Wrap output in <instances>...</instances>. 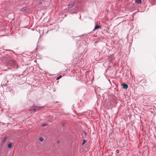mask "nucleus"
Returning <instances> with one entry per match:
<instances>
[{
	"label": "nucleus",
	"mask_w": 156,
	"mask_h": 156,
	"mask_svg": "<svg viewBox=\"0 0 156 156\" xmlns=\"http://www.w3.org/2000/svg\"><path fill=\"white\" fill-rule=\"evenodd\" d=\"M6 65L8 67H12L16 69L18 67V64L15 60H11L8 61L7 62Z\"/></svg>",
	"instance_id": "nucleus-1"
},
{
	"label": "nucleus",
	"mask_w": 156,
	"mask_h": 156,
	"mask_svg": "<svg viewBox=\"0 0 156 156\" xmlns=\"http://www.w3.org/2000/svg\"><path fill=\"white\" fill-rule=\"evenodd\" d=\"M43 107V106L40 107V106H35L34 109V111H36L38 110H39Z\"/></svg>",
	"instance_id": "nucleus-2"
},
{
	"label": "nucleus",
	"mask_w": 156,
	"mask_h": 156,
	"mask_svg": "<svg viewBox=\"0 0 156 156\" xmlns=\"http://www.w3.org/2000/svg\"><path fill=\"white\" fill-rule=\"evenodd\" d=\"M122 85L124 89H126L128 88V85L125 83H122Z\"/></svg>",
	"instance_id": "nucleus-3"
},
{
	"label": "nucleus",
	"mask_w": 156,
	"mask_h": 156,
	"mask_svg": "<svg viewBox=\"0 0 156 156\" xmlns=\"http://www.w3.org/2000/svg\"><path fill=\"white\" fill-rule=\"evenodd\" d=\"M74 5V3H72L68 5V8L70 9L73 7Z\"/></svg>",
	"instance_id": "nucleus-4"
},
{
	"label": "nucleus",
	"mask_w": 156,
	"mask_h": 156,
	"mask_svg": "<svg viewBox=\"0 0 156 156\" xmlns=\"http://www.w3.org/2000/svg\"><path fill=\"white\" fill-rule=\"evenodd\" d=\"M101 26H99L98 25H96L94 27V29L96 30L98 28H101Z\"/></svg>",
	"instance_id": "nucleus-5"
},
{
	"label": "nucleus",
	"mask_w": 156,
	"mask_h": 156,
	"mask_svg": "<svg viewBox=\"0 0 156 156\" xmlns=\"http://www.w3.org/2000/svg\"><path fill=\"white\" fill-rule=\"evenodd\" d=\"M27 9V8L26 7H25L23 8L20 9L21 11H23L24 12L25 11H26Z\"/></svg>",
	"instance_id": "nucleus-6"
},
{
	"label": "nucleus",
	"mask_w": 156,
	"mask_h": 156,
	"mask_svg": "<svg viewBox=\"0 0 156 156\" xmlns=\"http://www.w3.org/2000/svg\"><path fill=\"white\" fill-rule=\"evenodd\" d=\"M12 146V143H10L8 144V147L9 148H11Z\"/></svg>",
	"instance_id": "nucleus-7"
},
{
	"label": "nucleus",
	"mask_w": 156,
	"mask_h": 156,
	"mask_svg": "<svg viewBox=\"0 0 156 156\" xmlns=\"http://www.w3.org/2000/svg\"><path fill=\"white\" fill-rule=\"evenodd\" d=\"M6 139V137H5L2 139V143H4L5 142Z\"/></svg>",
	"instance_id": "nucleus-8"
},
{
	"label": "nucleus",
	"mask_w": 156,
	"mask_h": 156,
	"mask_svg": "<svg viewBox=\"0 0 156 156\" xmlns=\"http://www.w3.org/2000/svg\"><path fill=\"white\" fill-rule=\"evenodd\" d=\"M136 1L138 4H140L141 2V0H136Z\"/></svg>",
	"instance_id": "nucleus-9"
},
{
	"label": "nucleus",
	"mask_w": 156,
	"mask_h": 156,
	"mask_svg": "<svg viewBox=\"0 0 156 156\" xmlns=\"http://www.w3.org/2000/svg\"><path fill=\"white\" fill-rule=\"evenodd\" d=\"M39 140L41 141L42 142V141H43V140H44V139L43 137H41L40 138Z\"/></svg>",
	"instance_id": "nucleus-10"
},
{
	"label": "nucleus",
	"mask_w": 156,
	"mask_h": 156,
	"mask_svg": "<svg viewBox=\"0 0 156 156\" xmlns=\"http://www.w3.org/2000/svg\"><path fill=\"white\" fill-rule=\"evenodd\" d=\"M62 76L61 75L60 76H59L57 77L56 78L57 80H58L60 79L61 77H62Z\"/></svg>",
	"instance_id": "nucleus-11"
},
{
	"label": "nucleus",
	"mask_w": 156,
	"mask_h": 156,
	"mask_svg": "<svg viewBox=\"0 0 156 156\" xmlns=\"http://www.w3.org/2000/svg\"><path fill=\"white\" fill-rule=\"evenodd\" d=\"M86 142L85 140H84L83 141V142L82 143V144H84L85 142Z\"/></svg>",
	"instance_id": "nucleus-12"
},
{
	"label": "nucleus",
	"mask_w": 156,
	"mask_h": 156,
	"mask_svg": "<svg viewBox=\"0 0 156 156\" xmlns=\"http://www.w3.org/2000/svg\"><path fill=\"white\" fill-rule=\"evenodd\" d=\"M46 125H47V124H43L42 125V126H46Z\"/></svg>",
	"instance_id": "nucleus-13"
},
{
	"label": "nucleus",
	"mask_w": 156,
	"mask_h": 156,
	"mask_svg": "<svg viewBox=\"0 0 156 156\" xmlns=\"http://www.w3.org/2000/svg\"><path fill=\"white\" fill-rule=\"evenodd\" d=\"M116 152L118 153L119 152V151L118 150H116Z\"/></svg>",
	"instance_id": "nucleus-14"
},
{
	"label": "nucleus",
	"mask_w": 156,
	"mask_h": 156,
	"mask_svg": "<svg viewBox=\"0 0 156 156\" xmlns=\"http://www.w3.org/2000/svg\"><path fill=\"white\" fill-rule=\"evenodd\" d=\"M59 141H58V143H59Z\"/></svg>",
	"instance_id": "nucleus-15"
},
{
	"label": "nucleus",
	"mask_w": 156,
	"mask_h": 156,
	"mask_svg": "<svg viewBox=\"0 0 156 156\" xmlns=\"http://www.w3.org/2000/svg\"><path fill=\"white\" fill-rule=\"evenodd\" d=\"M108 156H110V155H108Z\"/></svg>",
	"instance_id": "nucleus-16"
}]
</instances>
